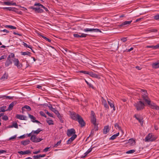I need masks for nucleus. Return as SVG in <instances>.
I'll return each mask as SVG.
<instances>
[{
    "label": "nucleus",
    "mask_w": 159,
    "mask_h": 159,
    "mask_svg": "<svg viewBox=\"0 0 159 159\" xmlns=\"http://www.w3.org/2000/svg\"><path fill=\"white\" fill-rule=\"evenodd\" d=\"M134 105L138 111H140L143 109L145 107L144 103L141 101L135 103Z\"/></svg>",
    "instance_id": "obj_1"
},
{
    "label": "nucleus",
    "mask_w": 159,
    "mask_h": 159,
    "mask_svg": "<svg viewBox=\"0 0 159 159\" xmlns=\"http://www.w3.org/2000/svg\"><path fill=\"white\" fill-rule=\"evenodd\" d=\"M138 91L142 93V97L143 100L146 102L150 99L148 97V93L146 90L139 89Z\"/></svg>",
    "instance_id": "obj_2"
},
{
    "label": "nucleus",
    "mask_w": 159,
    "mask_h": 159,
    "mask_svg": "<svg viewBox=\"0 0 159 159\" xmlns=\"http://www.w3.org/2000/svg\"><path fill=\"white\" fill-rule=\"evenodd\" d=\"M146 102L151 108L157 110H159V107L153 102H151L150 99Z\"/></svg>",
    "instance_id": "obj_3"
},
{
    "label": "nucleus",
    "mask_w": 159,
    "mask_h": 159,
    "mask_svg": "<svg viewBox=\"0 0 159 159\" xmlns=\"http://www.w3.org/2000/svg\"><path fill=\"white\" fill-rule=\"evenodd\" d=\"M156 138L152 134L149 133L147 135L144 139V141L146 142L152 141L155 140Z\"/></svg>",
    "instance_id": "obj_4"
},
{
    "label": "nucleus",
    "mask_w": 159,
    "mask_h": 159,
    "mask_svg": "<svg viewBox=\"0 0 159 159\" xmlns=\"http://www.w3.org/2000/svg\"><path fill=\"white\" fill-rule=\"evenodd\" d=\"M30 139L32 142L34 143L40 142L43 140V139L41 138H37L36 135H32Z\"/></svg>",
    "instance_id": "obj_5"
},
{
    "label": "nucleus",
    "mask_w": 159,
    "mask_h": 159,
    "mask_svg": "<svg viewBox=\"0 0 159 159\" xmlns=\"http://www.w3.org/2000/svg\"><path fill=\"white\" fill-rule=\"evenodd\" d=\"M85 32H101V31L98 29H93V28H85L83 30Z\"/></svg>",
    "instance_id": "obj_6"
},
{
    "label": "nucleus",
    "mask_w": 159,
    "mask_h": 159,
    "mask_svg": "<svg viewBox=\"0 0 159 159\" xmlns=\"http://www.w3.org/2000/svg\"><path fill=\"white\" fill-rule=\"evenodd\" d=\"M15 66L18 68L20 69L22 67V65L20 63L19 60L17 58H14L13 60Z\"/></svg>",
    "instance_id": "obj_7"
},
{
    "label": "nucleus",
    "mask_w": 159,
    "mask_h": 159,
    "mask_svg": "<svg viewBox=\"0 0 159 159\" xmlns=\"http://www.w3.org/2000/svg\"><path fill=\"white\" fill-rule=\"evenodd\" d=\"M75 130L73 128L68 129L67 131V135L69 137L72 136L73 135L75 134Z\"/></svg>",
    "instance_id": "obj_8"
},
{
    "label": "nucleus",
    "mask_w": 159,
    "mask_h": 159,
    "mask_svg": "<svg viewBox=\"0 0 159 159\" xmlns=\"http://www.w3.org/2000/svg\"><path fill=\"white\" fill-rule=\"evenodd\" d=\"M70 116L72 119L77 120L80 116L78 114H76L74 112H72L70 113Z\"/></svg>",
    "instance_id": "obj_9"
},
{
    "label": "nucleus",
    "mask_w": 159,
    "mask_h": 159,
    "mask_svg": "<svg viewBox=\"0 0 159 159\" xmlns=\"http://www.w3.org/2000/svg\"><path fill=\"white\" fill-rule=\"evenodd\" d=\"M91 121L93 124H95V123H97L96 122V119L95 116V113L94 112L92 111H91Z\"/></svg>",
    "instance_id": "obj_10"
},
{
    "label": "nucleus",
    "mask_w": 159,
    "mask_h": 159,
    "mask_svg": "<svg viewBox=\"0 0 159 159\" xmlns=\"http://www.w3.org/2000/svg\"><path fill=\"white\" fill-rule=\"evenodd\" d=\"M77 120L78 121L79 124L81 125V127H83L84 125L85 122L80 116H79V118Z\"/></svg>",
    "instance_id": "obj_11"
},
{
    "label": "nucleus",
    "mask_w": 159,
    "mask_h": 159,
    "mask_svg": "<svg viewBox=\"0 0 159 159\" xmlns=\"http://www.w3.org/2000/svg\"><path fill=\"white\" fill-rule=\"evenodd\" d=\"M77 135L75 134L73 135L66 142V143L68 144H70L76 138Z\"/></svg>",
    "instance_id": "obj_12"
},
{
    "label": "nucleus",
    "mask_w": 159,
    "mask_h": 159,
    "mask_svg": "<svg viewBox=\"0 0 159 159\" xmlns=\"http://www.w3.org/2000/svg\"><path fill=\"white\" fill-rule=\"evenodd\" d=\"M126 143L128 144V145L130 146H133L135 144V142L133 139H129Z\"/></svg>",
    "instance_id": "obj_13"
},
{
    "label": "nucleus",
    "mask_w": 159,
    "mask_h": 159,
    "mask_svg": "<svg viewBox=\"0 0 159 159\" xmlns=\"http://www.w3.org/2000/svg\"><path fill=\"white\" fill-rule=\"evenodd\" d=\"M48 107L51 110L53 111L56 114L57 116L58 117H59V116L60 115V114L59 113L58 111H57L55 108L52 107V106H49Z\"/></svg>",
    "instance_id": "obj_14"
},
{
    "label": "nucleus",
    "mask_w": 159,
    "mask_h": 159,
    "mask_svg": "<svg viewBox=\"0 0 159 159\" xmlns=\"http://www.w3.org/2000/svg\"><path fill=\"white\" fill-rule=\"evenodd\" d=\"M108 102L111 108H113L114 111H115L116 108L113 102L111 100H108Z\"/></svg>",
    "instance_id": "obj_15"
},
{
    "label": "nucleus",
    "mask_w": 159,
    "mask_h": 159,
    "mask_svg": "<svg viewBox=\"0 0 159 159\" xmlns=\"http://www.w3.org/2000/svg\"><path fill=\"white\" fill-rule=\"evenodd\" d=\"M16 117L17 118L19 119L20 120H26V117L25 116L17 114L16 116Z\"/></svg>",
    "instance_id": "obj_16"
},
{
    "label": "nucleus",
    "mask_w": 159,
    "mask_h": 159,
    "mask_svg": "<svg viewBox=\"0 0 159 159\" xmlns=\"http://www.w3.org/2000/svg\"><path fill=\"white\" fill-rule=\"evenodd\" d=\"M88 74L92 77L97 78L98 79H100V77L99 75L95 74L93 72H89Z\"/></svg>",
    "instance_id": "obj_17"
},
{
    "label": "nucleus",
    "mask_w": 159,
    "mask_h": 159,
    "mask_svg": "<svg viewBox=\"0 0 159 159\" xmlns=\"http://www.w3.org/2000/svg\"><path fill=\"white\" fill-rule=\"evenodd\" d=\"M29 117L31 119V120L33 122H36L37 123H39V121L37 120H35V118L33 116L28 114Z\"/></svg>",
    "instance_id": "obj_18"
},
{
    "label": "nucleus",
    "mask_w": 159,
    "mask_h": 159,
    "mask_svg": "<svg viewBox=\"0 0 159 159\" xmlns=\"http://www.w3.org/2000/svg\"><path fill=\"white\" fill-rule=\"evenodd\" d=\"M152 66L153 69H157L159 68V61L157 62L153 63L152 65Z\"/></svg>",
    "instance_id": "obj_19"
},
{
    "label": "nucleus",
    "mask_w": 159,
    "mask_h": 159,
    "mask_svg": "<svg viewBox=\"0 0 159 159\" xmlns=\"http://www.w3.org/2000/svg\"><path fill=\"white\" fill-rule=\"evenodd\" d=\"M109 131V126L108 125L105 126L103 129V133L104 134H106Z\"/></svg>",
    "instance_id": "obj_20"
},
{
    "label": "nucleus",
    "mask_w": 159,
    "mask_h": 159,
    "mask_svg": "<svg viewBox=\"0 0 159 159\" xmlns=\"http://www.w3.org/2000/svg\"><path fill=\"white\" fill-rule=\"evenodd\" d=\"M2 5H7L8 6H12V5H14V6H16V3L15 2H3V4H2Z\"/></svg>",
    "instance_id": "obj_21"
},
{
    "label": "nucleus",
    "mask_w": 159,
    "mask_h": 159,
    "mask_svg": "<svg viewBox=\"0 0 159 159\" xmlns=\"http://www.w3.org/2000/svg\"><path fill=\"white\" fill-rule=\"evenodd\" d=\"M12 63V61L10 59L7 58V61L5 63V66L6 67L8 66Z\"/></svg>",
    "instance_id": "obj_22"
},
{
    "label": "nucleus",
    "mask_w": 159,
    "mask_h": 159,
    "mask_svg": "<svg viewBox=\"0 0 159 159\" xmlns=\"http://www.w3.org/2000/svg\"><path fill=\"white\" fill-rule=\"evenodd\" d=\"M134 117L135 118L139 121L141 125H143V121L142 118H140L139 117V116L138 115H134Z\"/></svg>",
    "instance_id": "obj_23"
},
{
    "label": "nucleus",
    "mask_w": 159,
    "mask_h": 159,
    "mask_svg": "<svg viewBox=\"0 0 159 159\" xmlns=\"http://www.w3.org/2000/svg\"><path fill=\"white\" fill-rule=\"evenodd\" d=\"M18 153L21 155L27 154L30 153V152L29 150H26L25 151H20L18 152Z\"/></svg>",
    "instance_id": "obj_24"
},
{
    "label": "nucleus",
    "mask_w": 159,
    "mask_h": 159,
    "mask_svg": "<svg viewBox=\"0 0 159 159\" xmlns=\"http://www.w3.org/2000/svg\"><path fill=\"white\" fill-rule=\"evenodd\" d=\"M132 22V20H130L129 21H125L122 23L120 25V26H124L125 25H128L130 24L131 22Z\"/></svg>",
    "instance_id": "obj_25"
},
{
    "label": "nucleus",
    "mask_w": 159,
    "mask_h": 159,
    "mask_svg": "<svg viewBox=\"0 0 159 159\" xmlns=\"http://www.w3.org/2000/svg\"><path fill=\"white\" fill-rule=\"evenodd\" d=\"M16 104V102H12L9 106L8 110H11L12 109L14 106Z\"/></svg>",
    "instance_id": "obj_26"
},
{
    "label": "nucleus",
    "mask_w": 159,
    "mask_h": 159,
    "mask_svg": "<svg viewBox=\"0 0 159 159\" xmlns=\"http://www.w3.org/2000/svg\"><path fill=\"white\" fill-rule=\"evenodd\" d=\"M42 130L41 129L39 128L37 129L36 130H32V133H33V135L37 134H39V132Z\"/></svg>",
    "instance_id": "obj_27"
},
{
    "label": "nucleus",
    "mask_w": 159,
    "mask_h": 159,
    "mask_svg": "<svg viewBox=\"0 0 159 159\" xmlns=\"http://www.w3.org/2000/svg\"><path fill=\"white\" fill-rule=\"evenodd\" d=\"M102 104L103 105L104 107L108 109L109 108V106L107 104V103L106 102V100L104 99H102Z\"/></svg>",
    "instance_id": "obj_28"
},
{
    "label": "nucleus",
    "mask_w": 159,
    "mask_h": 159,
    "mask_svg": "<svg viewBox=\"0 0 159 159\" xmlns=\"http://www.w3.org/2000/svg\"><path fill=\"white\" fill-rule=\"evenodd\" d=\"M119 135V133H117L116 134H114L110 138V140H114Z\"/></svg>",
    "instance_id": "obj_29"
},
{
    "label": "nucleus",
    "mask_w": 159,
    "mask_h": 159,
    "mask_svg": "<svg viewBox=\"0 0 159 159\" xmlns=\"http://www.w3.org/2000/svg\"><path fill=\"white\" fill-rule=\"evenodd\" d=\"M45 155V154H39L36 156H34L33 157L34 159H38L40 157H44Z\"/></svg>",
    "instance_id": "obj_30"
},
{
    "label": "nucleus",
    "mask_w": 159,
    "mask_h": 159,
    "mask_svg": "<svg viewBox=\"0 0 159 159\" xmlns=\"http://www.w3.org/2000/svg\"><path fill=\"white\" fill-rule=\"evenodd\" d=\"M34 9V11L38 13H42L43 12V10L40 9L39 7H36Z\"/></svg>",
    "instance_id": "obj_31"
},
{
    "label": "nucleus",
    "mask_w": 159,
    "mask_h": 159,
    "mask_svg": "<svg viewBox=\"0 0 159 159\" xmlns=\"http://www.w3.org/2000/svg\"><path fill=\"white\" fill-rule=\"evenodd\" d=\"M46 121L49 125H53L54 123L53 121L50 118H47L46 120Z\"/></svg>",
    "instance_id": "obj_32"
},
{
    "label": "nucleus",
    "mask_w": 159,
    "mask_h": 159,
    "mask_svg": "<svg viewBox=\"0 0 159 159\" xmlns=\"http://www.w3.org/2000/svg\"><path fill=\"white\" fill-rule=\"evenodd\" d=\"M30 141L29 140L22 141L21 142V144L24 145H26L29 144Z\"/></svg>",
    "instance_id": "obj_33"
},
{
    "label": "nucleus",
    "mask_w": 159,
    "mask_h": 159,
    "mask_svg": "<svg viewBox=\"0 0 159 159\" xmlns=\"http://www.w3.org/2000/svg\"><path fill=\"white\" fill-rule=\"evenodd\" d=\"M21 54L22 55L25 56V55H27L30 56V55L31 54V53L30 52L27 51V52H21Z\"/></svg>",
    "instance_id": "obj_34"
},
{
    "label": "nucleus",
    "mask_w": 159,
    "mask_h": 159,
    "mask_svg": "<svg viewBox=\"0 0 159 159\" xmlns=\"http://www.w3.org/2000/svg\"><path fill=\"white\" fill-rule=\"evenodd\" d=\"M6 107L5 106H3L2 107H0V112H5L6 111Z\"/></svg>",
    "instance_id": "obj_35"
},
{
    "label": "nucleus",
    "mask_w": 159,
    "mask_h": 159,
    "mask_svg": "<svg viewBox=\"0 0 159 159\" xmlns=\"http://www.w3.org/2000/svg\"><path fill=\"white\" fill-rule=\"evenodd\" d=\"M8 77V75L7 74L5 73L1 77V79L3 80H5L6 79H7Z\"/></svg>",
    "instance_id": "obj_36"
},
{
    "label": "nucleus",
    "mask_w": 159,
    "mask_h": 159,
    "mask_svg": "<svg viewBox=\"0 0 159 159\" xmlns=\"http://www.w3.org/2000/svg\"><path fill=\"white\" fill-rule=\"evenodd\" d=\"M24 108L27 109L29 111H30L31 110V109L30 107L27 105L25 106L24 107H22V110H24Z\"/></svg>",
    "instance_id": "obj_37"
},
{
    "label": "nucleus",
    "mask_w": 159,
    "mask_h": 159,
    "mask_svg": "<svg viewBox=\"0 0 159 159\" xmlns=\"http://www.w3.org/2000/svg\"><path fill=\"white\" fill-rule=\"evenodd\" d=\"M92 149L91 148H90L88 150L86 151V152L84 153V154H85V155L84 157H84L85 156H87L89 153L90 152L92 151Z\"/></svg>",
    "instance_id": "obj_38"
},
{
    "label": "nucleus",
    "mask_w": 159,
    "mask_h": 159,
    "mask_svg": "<svg viewBox=\"0 0 159 159\" xmlns=\"http://www.w3.org/2000/svg\"><path fill=\"white\" fill-rule=\"evenodd\" d=\"M22 44L25 47L28 48H30V49H31V46L30 45H28L24 42H22Z\"/></svg>",
    "instance_id": "obj_39"
},
{
    "label": "nucleus",
    "mask_w": 159,
    "mask_h": 159,
    "mask_svg": "<svg viewBox=\"0 0 159 159\" xmlns=\"http://www.w3.org/2000/svg\"><path fill=\"white\" fill-rule=\"evenodd\" d=\"M6 27L8 28L12 29H16V27L15 26L11 25H6L5 26Z\"/></svg>",
    "instance_id": "obj_40"
},
{
    "label": "nucleus",
    "mask_w": 159,
    "mask_h": 159,
    "mask_svg": "<svg viewBox=\"0 0 159 159\" xmlns=\"http://www.w3.org/2000/svg\"><path fill=\"white\" fill-rule=\"evenodd\" d=\"M12 8L11 7H3L2 8L3 9H6L7 10H9V11H13V9L14 8Z\"/></svg>",
    "instance_id": "obj_41"
},
{
    "label": "nucleus",
    "mask_w": 159,
    "mask_h": 159,
    "mask_svg": "<svg viewBox=\"0 0 159 159\" xmlns=\"http://www.w3.org/2000/svg\"><path fill=\"white\" fill-rule=\"evenodd\" d=\"M135 152V150L132 149L129 150L126 152L127 154H132Z\"/></svg>",
    "instance_id": "obj_42"
},
{
    "label": "nucleus",
    "mask_w": 159,
    "mask_h": 159,
    "mask_svg": "<svg viewBox=\"0 0 159 159\" xmlns=\"http://www.w3.org/2000/svg\"><path fill=\"white\" fill-rule=\"evenodd\" d=\"M94 125V129L95 131H97L98 129V124L97 123L93 124Z\"/></svg>",
    "instance_id": "obj_43"
},
{
    "label": "nucleus",
    "mask_w": 159,
    "mask_h": 159,
    "mask_svg": "<svg viewBox=\"0 0 159 159\" xmlns=\"http://www.w3.org/2000/svg\"><path fill=\"white\" fill-rule=\"evenodd\" d=\"M44 111L46 113H47L49 116L51 117H53L52 114L51 113H49L48 111L46 110H45Z\"/></svg>",
    "instance_id": "obj_44"
},
{
    "label": "nucleus",
    "mask_w": 159,
    "mask_h": 159,
    "mask_svg": "<svg viewBox=\"0 0 159 159\" xmlns=\"http://www.w3.org/2000/svg\"><path fill=\"white\" fill-rule=\"evenodd\" d=\"M12 125L13 127H14V128H16V129L18 128V125L16 123H13Z\"/></svg>",
    "instance_id": "obj_45"
},
{
    "label": "nucleus",
    "mask_w": 159,
    "mask_h": 159,
    "mask_svg": "<svg viewBox=\"0 0 159 159\" xmlns=\"http://www.w3.org/2000/svg\"><path fill=\"white\" fill-rule=\"evenodd\" d=\"M80 34H81L80 35V38H84L86 37L87 34H85L84 33H80Z\"/></svg>",
    "instance_id": "obj_46"
},
{
    "label": "nucleus",
    "mask_w": 159,
    "mask_h": 159,
    "mask_svg": "<svg viewBox=\"0 0 159 159\" xmlns=\"http://www.w3.org/2000/svg\"><path fill=\"white\" fill-rule=\"evenodd\" d=\"M41 36L43 39H45L46 41H48V42H51V40L50 39L47 38V37H46L43 35H42Z\"/></svg>",
    "instance_id": "obj_47"
},
{
    "label": "nucleus",
    "mask_w": 159,
    "mask_h": 159,
    "mask_svg": "<svg viewBox=\"0 0 159 159\" xmlns=\"http://www.w3.org/2000/svg\"><path fill=\"white\" fill-rule=\"evenodd\" d=\"M61 140L59 141L57 143L55 144L54 146V147L56 148L57 147L58 145H59L60 143H61Z\"/></svg>",
    "instance_id": "obj_48"
},
{
    "label": "nucleus",
    "mask_w": 159,
    "mask_h": 159,
    "mask_svg": "<svg viewBox=\"0 0 159 159\" xmlns=\"http://www.w3.org/2000/svg\"><path fill=\"white\" fill-rule=\"evenodd\" d=\"M115 127L116 129H118L119 130H121V127L118 124L116 123L115 124Z\"/></svg>",
    "instance_id": "obj_49"
},
{
    "label": "nucleus",
    "mask_w": 159,
    "mask_h": 159,
    "mask_svg": "<svg viewBox=\"0 0 159 159\" xmlns=\"http://www.w3.org/2000/svg\"><path fill=\"white\" fill-rule=\"evenodd\" d=\"M14 57H15L14 54L13 53H11V54L9 55V56H8L7 58L10 59L11 57L13 58Z\"/></svg>",
    "instance_id": "obj_50"
},
{
    "label": "nucleus",
    "mask_w": 159,
    "mask_h": 159,
    "mask_svg": "<svg viewBox=\"0 0 159 159\" xmlns=\"http://www.w3.org/2000/svg\"><path fill=\"white\" fill-rule=\"evenodd\" d=\"M16 135H15L13 136H12L10 137L9 139H8V140H13L15 139L16 138Z\"/></svg>",
    "instance_id": "obj_51"
},
{
    "label": "nucleus",
    "mask_w": 159,
    "mask_h": 159,
    "mask_svg": "<svg viewBox=\"0 0 159 159\" xmlns=\"http://www.w3.org/2000/svg\"><path fill=\"white\" fill-rule=\"evenodd\" d=\"M40 114L41 115L44 117L45 118H46L47 117L46 116V115L44 113V112L43 111H40Z\"/></svg>",
    "instance_id": "obj_52"
},
{
    "label": "nucleus",
    "mask_w": 159,
    "mask_h": 159,
    "mask_svg": "<svg viewBox=\"0 0 159 159\" xmlns=\"http://www.w3.org/2000/svg\"><path fill=\"white\" fill-rule=\"evenodd\" d=\"M2 119L5 120H8V117L6 115L3 116L2 117Z\"/></svg>",
    "instance_id": "obj_53"
},
{
    "label": "nucleus",
    "mask_w": 159,
    "mask_h": 159,
    "mask_svg": "<svg viewBox=\"0 0 159 159\" xmlns=\"http://www.w3.org/2000/svg\"><path fill=\"white\" fill-rule=\"evenodd\" d=\"M154 19L157 20H159V15H157L154 16Z\"/></svg>",
    "instance_id": "obj_54"
},
{
    "label": "nucleus",
    "mask_w": 159,
    "mask_h": 159,
    "mask_svg": "<svg viewBox=\"0 0 159 159\" xmlns=\"http://www.w3.org/2000/svg\"><path fill=\"white\" fill-rule=\"evenodd\" d=\"M50 148L47 147L43 150V152H46L48 151Z\"/></svg>",
    "instance_id": "obj_55"
},
{
    "label": "nucleus",
    "mask_w": 159,
    "mask_h": 159,
    "mask_svg": "<svg viewBox=\"0 0 159 159\" xmlns=\"http://www.w3.org/2000/svg\"><path fill=\"white\" fill-rule=\"evenodd\" d=\"M73 36L74 37L76 38H80V35H79L78 34H73Z\"/></svg>",
    "instance_id": "obj_56"
},
{
    "label": "nucleus",
    "mask_w": 159,
    "mask_h": 159,
    "mask_svg": "<svg viewBox=\"0 0 159 159\" xmlns=\"http://www.w3.org/2000/svg\"><path fill=\"white\" fill-rule=\"evenodd\" d=\"M6 152V151L5 150H0V154Z\"/></svg>",
    "instance_id": "obj_57"
},
{
    "label": "nucleus",
    "mask_w": 159,
    "mask_h": 159,
    "mask_svg": "<svg viewBox=\"0 0 159 159\" xmlns=\"http://www.w3.org/2000/svg\"><path fill=\"white\" fill-rule=\"evenodd\" d=\"M80 72L81 73H83L84 74H88V73H89V72L85 71H83V70L80 71Z\"/></svg>",
    "instance_id": "obj_58"
},
{
    "label": "nucleus",
    "mask_w": 159,
    "mask_h": 159,
    "mask_svg": "<svg viewBox=\"0 0 159 159\" xmlns=\"http://www.w3.org/2000/svg\"><path fill=\"white\" fill-rule=\"evenodd\" d=\"M25 134H24L23 135H21V136H19V138H20V139H24V138H25Z\"/></svg>",
    "instance_id": "obj_59"
},
{
    "label": "nucleus",
    "mask_w": 159,
    "mask_h": 159,
    "mask_svg": "<svg viewBox=\"0 0 159 159\" xmlns=\"http://www.w3.org/2000/svg\"><path fill=\"white\" fill-rule=\"evenodd\" d=\"M154 49H157L159 48V44L154 46Z\"/></svg>",
    "instance_id": "obj_60"
},
{
    "label": "nucleus",
    "mask_w": 159,
    "mask_h": 159,
    "mask_svg": "<svg viewBox=\"0 0 159 159\" xmlns=\"http://www.w3.org/2000/svg\"><path fill=\"white\" fill-rule=\"evenodd\" d=\"M146 48H152L153 49H154V46L152 45H150V46H147L146 47Z\"/></svg>",
    "instance_id": "obj_61"
},
{
    "label": "nucleus",
    "mask_w": 159,
    "mask_h": 159,
    "mask_svg": "<svg viewBox=\"0 0 159 159\" xmlns=\"http://www.w3.org/2000/svg\"><path fill=\"white\" fill-rule=\"evenodd\" d=\"M121 40L125 42L127 41V38H123L121 39Z\"/></svg>",
    "instance_id": "obj_62"
},
{
    "label": "nucleus",
    "mask_w": 159,
    "mask_h": 159,
    "mask_svg": "<svg viewBox=\"0 0 159 159\" xmlns=\"http://www.w3.org/2000/svg\"><path fill=\"white\" fill-rule=\"evenodd\" d=\"M2 31H3L4 32L6 33H8L9 32V31L6 29H4V30H2Z\"/></svg>",
    "instance_id": "obj_63"
},
{
    "label": "nucleus",
    "mask_w": 159,
    "mask_h": 159,
    "mask_svg": "<svg viewBox=\"0 0 159 159\" xmlns=\"http://www.w3.org/2000/svg\"><path fill=\"white\" fill-rule=\"evenodd\" d=\"M40 4H40L39 3H35L34 4V5L35 6H40Z\"/></svg>",
    "instance_id": "obj_64"
}]
</instances>
